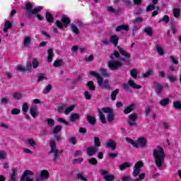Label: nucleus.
Wrapping results in <instances>:
<instances>
[{"label": "nucleus", "instance_id": "4d7b16f0", "mask_svg": "<svg viewBox=\"0 0 181 181\" xmlns=\"http://www.w3.org/2000/svg\"><path fill=\"white\" fill-rule=\"evenodd\" d=\"M62 127L61 125L55 126V127L54 128V129L52 131L53 134H57V133L60 132V131H62Z\"/></svg>", "mask_w": 181, "mask_h": 181}, {"label": "nucleus", "instance_id": "58836bf2", "mask_svg": "<svg viewBox=\"0 0 181 181\" xmlns=\"http://www.w3.org/2000/svg\"><path fill=\"white\" fill-rule=\"evenodd\" d=\"M173 12L174 18H177L180 17V8H174L173 9Z\"/></svg>", "mask_w": 181, "mask_h": 181}, {"label": "nucleus", "instance_id": "6e6d98bb", "mask_svg": "<svg viewBox=\"0 0 181 181\" xmlns=\"http://www.w3.org/2000/svg\"><path fill=\"white\" fill-rule=\"evenodd\" d=\"M17 71H20V73H25V71H28V69L22 65H18L17 66Z\"/></svg>", "mask_w": 181, "mask_h": 181}, {"label": "nucleus", "instance_id": "de8ad7c7", "mask_svg": "<svg viewBox=\"0 0 181 181\" xmlns=\"http://www.w3.org/2000/svg\"><path fill=\"white\" fill-rule=\"evenodd\" d=\"M63 65V60L59 59L54 62V67H60Z\"/></svg>", "mask_w": 181, "mask_h": 181}, {"label": "nucleus", "instance_id": "79ce46f5", "mask_svg": "<svg viewBox=\"0 0 181 181\" xmlns=\"http://www.w3.org/2000/svg\"><path fill=\"white\" fill-rule=\"evenodd\" d=\"M45 122H47V125H49V127H50L51 128H53V127H54V119L52 118L47 119L45 120Z\"/></svg>", "mask_w": 181, "mask_h": 181}, {"label": "nucleus", "instance_id": "052dcab7", "mask_svg": "<svg viewBox=\"0 0 181 181\" xmlns=\"http://www.w3.org/2000/svg\"><path fill=\"white\" fill-rule=\"evenodd\" d=\"M76 178L78 179L79 180H83V181H88L87 177L83 176L82 173H78L76 175Z\"/></svg>", "mask_w": 181, "mask_h": 181}, {"label": "nucleus", "instance_id": "72a5a7b5", "mask_svg": "<svg viewBox=\"0 0 181 181\" xmlns=\"http://www.w3.org/2000/svg\"><path fill=\"white\" fill-rule=\"evenodd\" d=\"M86 86L90 91H95V86H94V82L93 81H88Z\"/></svg>", "mask_w": 181, "mask_h": 181}, {"label": "nucleus", "instance_id": "a19ab883", "mask_svg": "<svg viewBox=\"0 0 181 181\" xmlns=\"http://www.w3.org/2000/svg\"><path fill=\"white\" fill-rule=\"evenodd\" d=\"M30 40H32V37L30 36L25 37L23 41V45L26 47L30 45Z\"/></svg>", "mask_w": 181, "mask_h": 181}, {"label": "nucleus", "instance_id": "f3484780", "mask_svg": "<svg viewBox=\"0 0 181 181\" xmlns=\"http://www.w3.org/2000/svg\"><path fill=\"white\" fill-rule=\"evenodd\" d=\"M106 146L107 148H110V149H112V151H115V149H117V143H115V141L110 139L107 142Z\"/></svg>", "mask_w": 181, "mask_h": 181}, {"label": "nucleus", "instance_id": "a211bd4d", "mask_svg": "<svg viewBox=\"0 0 181 181\" xmlns=\"http://www.w3.org/2000/svg\"><path fill=\"white\" fill-rule=\"evenodd\" d=\"M122 30H125V32H128L129 30V25H120L116 28V32H122Z\"/></svg>", "mask_w": 181, "mask_h": 181}, {"label": "nucleus", "instance_id": "bf43d9fd", "mask_svg": "<svg viewBox=\"0 0 181 181\" xmlns=\"http://www.w3.org/2000/svg\"><path fill=\"white\" fill-rule=\"evenodd\" d=\"M33 69H37L39 67V61L36 58L33 59Z\"/></svg>", "mask_w": 181, "mask_h": 181}, {"label": "nucleus", "instance_id": "e2e57ef3", "mask_svg": "<svg viewBox=\"0 0 181 181\" xmlns=\"http://www.w3.org/2000/svg\"><path fill=\"white\" fill-rule=\"evenodd\" d=\"M18 114H21V110H19L18 108H13L11 110L12 115H18Z\"/></svg>", "mask_w": 181, "mask_h": 181}, {"label": "nucleus", "instance_id": "a878e982", "mask_svg": "<svg viewBox=\"0 0 181 181\" xmlns=\"http://www.w3.org/2000/svg\"><path fill=\"white\" fill-rule=\"evenodd\" d=\"M80 119V115L78 113L72 114L70 117V121L71 122H76V121H78Z\"/></svg>", "mask_w": 181, "mask_h": 181}, {"label": "nucleus", "instance_id": "864d4df0", "mask_svg": "<svg viewBox=\"0 0 181 181\" xmlns=\"http://www.w3.org/2000/svg\"><path fill=\"white\" fill-rule=\"evenodd\" d=\"M108 12H111V13H119V10H117L114 8L112 6H107Z\"/></svg>", "mask_w": 181, "mask_h": 181}, {"label": "nucleus", "instance_id": "37998d69", "mask_svg": "<svg viewBox=\"0 0 181 181\" xmlns=\"http://www.w3.org/2000/svg\"><path fill=\"white\" fill-rule=\"evenodd\" d=\"M27 142L30 146H32L33 148H36V141L33 140V139H28Z\"/></svg>", "mask_w": 181, "mask_h": 181}, {"label": "nucleus", "instance_id": "a18cd8bd", "mask_svg": "<svg viewBox=\"0 0 181 181\" xmlns=\"http://www.w3.org/2000/svg\"><path fill=\"white\" fill-rule=\"evenodd\" d=\"M173 107L175 108V110H181V102L180 101L173 102Z\"/></svg>", "mask_w": 181, "mask_h": 181}, {"label": "nucleus", "instance_id": "9d476101", "mask_svg": "<svg viewBox=\"0 0 181 181\" xmlns=\"http://www.w3.org/2000/svg\"><path fill=\"white\" fill-rule=\"evenodd\" d=\"M107 66L112 71L118 70L122 67V62L115 60H110L107 64Z\"/></svg>", "mask_w": 181, "mask_h": 181}, {"label": "nucleus", "instance_id": "412c9836", "mask_svg": "<svg viewBox=\"0 0 181 181\" xmlns=\"http://www.w3.org/2000/svg\"><path fill=\"white\" fill-rule=\"evenodd\" d=\"M135 108V105L134 103H132L130 105L127 106L124 110V114H131L134 109Z\"/></svg>", "mask_w": 181, "mask_h": 181}, {"label": "nucleus", "instance_id": "c9c22d12", "mask_svg": "<svg viewBox=\"0 0 181 181\" xmlns=\"http://www.w3.org/2000/svg\"><path fill=\"white\" fill-rule=\"evenodd\" d=\"M99 116H100V119L102 124H107V119L105 118V115L103 114V112L99 110Z\"/></svg>", "mask_w": 181, "mask_h": 181}, {"label": "nucleus", "instance_id": "f03ea898", "mask_svg": "<svg viewBox=\"0 0 181 181\" xmlns=\"http://www.w3.org/2000/svg\"><path fill=\"white\" fill-rule=\"evenodd\" d=\"M153 156L155 159V163L158 168H162V163L165 162V150L160 146H157V149L153 151Z\"/></svg>", "mask_w": 181, "mask_h": 181}, {"label": "nucleus", "instance_id": "f257e3e1", "mask_svg": "<svg viewBox=\"0 0 181 181\" xmlns=\"http://www.w3.org/2000/svg\"><path fill=\"white\" fill-rule=\"evenodd\" d=\"M43 9V7L42 6H37L35 8H33V5L30 2H28L25 4V10L26 11V18L28 19H32L33 15H36L38 21H43V16L42 15L39 14V12H40Z\"/></svg>", "mask_w": 181, "mask_h": 181}, {"label": "nucleus", "instance_id": "f8f14e48", "mask_svg": "<svg viewBox=\"0 0 181 181\" xmlns=\"http://www.w3.org/2000/svg\"><path fill=\"white\" fill-rule=\"evenodd\" d=\"M110 173L106 170H100V175L103 176L105 181H114L115 176L114 175H108Z\"/></svg>", "mask_w": 181, "mask_h": 181}, {"label": "nucleus", "instance_id": "3c124183", "mask_svg": "<svg viewBox=\"0 0 181 181\" xmlns=\"http://www.w3.org/2000/svg\"><path fill=\"white\" fill-rule=\"evenodd\" d=\"M156 49L158 54H160V56H163L165 54V50H163V47L157 45L156 46Z\"/></svg>", "mask_w": 181, "mask_h": 181}, {"label": "nucleus", "instance_id": "0e129e2a", "mask_svg": "<svg viewBox=\"0 0 181 181\" xmlns=\"http://www.w3.org/2000/svg\"><path fill=\"white\" fill-rule=\"evenodd\" d=\"M167 78H168L169 81H170V83H176V76H173V75H169Z\"/></svg>", "mask_w": 181, "mask_h": 181}, {"label": "nucleus", "instance_id": "dca6fc26", "mask_svg": "<svg viewBox=\"0 0 181 181\" xmlns=\"http://www.w3.org/2000/svg\"><path fill=\"white\" fill-rule=\"evenodd\" d=\"M33 175H35V173L30 170H25L23 173V174L21 175V181H25V179L26 177H29L28 176H33Z\"/></svg>", "mask_w": 181, "mask_h": 181}, {"label": "nucleus", "instance_id": "bb28decb", "mask_svg": "<svg viewBox=\"0 0 181 181\" xmlns=\"http://www.w3.org/2000/svg\"><path fill=\"white\" fill-rule=\"evenodd\" d=\"M47 62L48 63H52V62H53V49H49L47 50Z\"/></svg>", "mask_w": 181, "mask_h": 181}, {"label": "nucleus", "instance_id": "ea45409f", "mask_svg": "<svg viewBox=\"0 0 181 181\" xmlns=\"http://www.w3.org/2000/svg\"><path fill=\"white\" fill-rule=\"evenodd\" d=\"M100 73L103 77H110V76H111L110 72L104 68L100 69Z\"/></svg>", "mask_w": 181, "mask_h": 181}, {"label": "nucleus", "instance_id": "cd10ccee", "mask_svg": "<svg viewBox=\"0 0 181 181\" xmlns=\"http://www.w3.org/2000/svg\"><path fill=\"white\" fill-rule=\"evenodd\" d=\"M87 162L89 165H92V166H97L98 165V160L95 158H88Z\"/></svg>", "mask_w": 181, "mask_h": 181}, {"label": "nucleus", "instance_id": "1a4fd4ad", "mask_svg": "<svg viewBox=\"0 0 181 181\" xmlns=\"http://www.w3.org/2000/svg\"><path fill=\"white\" fill-rule=\"evenodd\" d=\"M136 121H138V114L134 112L128 116L127 122L129 127H138V122Z\"/></svg>", "mask_w": 181, "mask_h": 181}, {"label": "nucleus", "instance_id": "e433bc0d", "mask_svg": "<svg viewBox=\"0 0 181 181\" xmlns=\"http://www.w3.org/2000/svg\"><path fill=\"white\" fill-rule=\"evenodd\" d=\"M128 168H131V163L126 162L119 165V170L122 171L125 170Z\"/></svg>", "mask_w": 181, "mask_h": 181}, {"label": "nucleus", "instance_id": "5701e85b", "mask_svg": "<svg viewBox=\"0 0 181 181\" xmlns=\"http://www.w3.org/2000/svg\"><path fill=\"white\" fill-rule=\"evenodd\" d=\"M170 29L172 30L173 35H175L177 33V28H176V22L172 21L170 22Z\"/></svg>", "mask_w": 181, "mask_h": 181}, {"label": "nucleus", "instance_id": "6e6552de", "mask_svg": "<svg viewBox=\"0 0 181 181\" xmlns=\"http://www.w3.org/2000/svg\"><path fill=\"white\" fill-rule=\"evenodd\" d=\"M129 86L132 88H134L135 90H139V88H142V86L136 85V83H135L133 80H129L128 83H123L122 85V88H123V90L125 91H129Z\"/></svg>", "mask_w": 181, "mask_h": 181}, {"label": "nucleus", "instance_id": "2eb2a0df", "mask_svg": "<svg viewBox=\"0 0 181 181\" xmlns=\"http://www.w3.org/2000/svg\"><path fill=\"white\" fill-rule=\"evenodd\" d=\"M154 85L156 86L155 90L156 94H158V95H160V93L163 91V85L158 81H155Z\"/></svg>", "mask_w": 181, "mask_h": 181}, {"label": "nucleus", "instance_id": "b1692460", "mask_svg": "<svg viewBox=\"0 0 181 181\" xmlns=\"http://www.w3.org/2000/svg\"><path fill=\"white\" fill-rule=\"evenodd\" d=\"M87 121L90 124V125H94L95 124H97V119L94 116L88 115L87 116Z\"/></svg>", "mask_w": 181, "mask_h": 181}, {"label": "nucleus", "instance_id": "393cba45", "mask_svg": "<svg viewBox=\"0 0 181 181\" xmlns=\"http://www.w3.org/2000/svg\"><path fill=\"white\" fill-rule=\"evenodd\" d=\"M119 93V89H115L113 90L110 95V98L112 101H115L117 100V95Z\"/></svg>", "mask_w": 181, "mask_h": 181}, {"label": "nucleus", "instance_id": "49530a36", "mask_svg": "<svg viewBox=\"0 0 181 181\" xmlns=\"http://www.w3.org/2000/svg\"><path fill=\"white\" fill-rule=\"evenodd\" d=\"M130 76H132V77H133V78H134V79L138 78V70L132 69L130 71Z\"/></svg>", "mask_w": 181, "mask_h": 181}, {"label": "nucleus", "instance_id": "4be33fe9", "mask_svg": "<svg viewBox=\"0 0 181 181\" xmlns=\"http://www.w3.org/2000/svg\"><path fill=\"white\" fill-rule=\"evenodd\" d=\"M45 19L48 23H52L53 21H54V18H53V15L49 12L45 13Z\"/></svg>", "mask_w": 181, "mask_h": 181}, {"label": "nucleus", "instance_id": "774afa93", "mask_svg": "<svg viewBox=\"0 0 181 181\" xmlns=\"http://www.w3.org/2000/svg\"><path fill=\"white\" fill-rule=\"evenodd\" d=\"M84 160V158H75L73 160V163H82V162Z\"/></svg>", "mask_w": 181, "mask_h": 181}, {"label": "nucleus", "instance_id": "39448f33", "mask_svg": "<svg viewBox=\"0 0 181 181\" xmlns=\"http://www.w3.org/2000/svg\"><path fill=\"white\" fill-rule=\"evenodd\" d=\"M50 146L51 150L49 153H54V158L51 160V161L54 163L56 160H59V159H60V151L56 149V143L53 140L50 141Z\"/></svg>", "mask_w": 181, "mask_h": 181}, {"label": "nucleus", "instance_id": "c85d7f7f", "mask_svg": "<svg viewBox=\"0 0 181 181\" xmlns=\"http://www.w3.org/2000/svg\"><path fill=\"white\" fill-rule=\"evenodd\" d=\"M17 175L18 173H16V170L15 168H13L12 173L10 176V181H18V180H16Z\"/></svg>", "mask_w": 181, "mask_h": 181}, {"label": "nucleus", "instance_id": "0eeeda50", "mask_svg": "<svg viewBox=\"0 0 181 181\" xmlns=\"http://www.w3.org/2000/svg\"><path fill=\"white\" fill-rule=\"evenodd\" d=\"M102 112H104L105 114H107V119L108 122H112L115 119L114 116V109L111 108L110 107H103L101 109Z\"/></svg>", "mask_w": 181, "mask_h": 181}, {"label": "nucleus", "instance_id": "c03bdc74", "mask_svg": "<svg viewBox=\"0 0 181 181\" xmlns=\"http://www.w3.org/2000/svg\"><path fill=\"white\" fill-rule=\"evenodd\" d=\"M57 121V122H61V124H64V125H67L68 127H70V122H67L63 117L58 118Z\"/></svg>", "mask_w": 181, "mask_h": 181}, {"label": "nucleus", "instance_id": "9b49d317", "mask_svg": "<svg viewBox=\"0 0 181 181\" xmlns=\"http://www.w3.org/2000/svg\"><path fill=\"white\" fill-rule=\"evenodd\" d=\"M141 168H144V162L138 161L134 165V169L132 173V176H134V177H136L137 176H139V173H141Z\"/></svg>", "mask_w": 181, "mask_h": 181}, {"label": "nucleus", "instance_id": "aec40b11", "mask_svg": "<svg viewBox=\"0 0 181 181\" xmlns=\"http://www.w3.org/2000/svg\"><path fill=\"white\" fill-rule=\"evenodd\" d=\"M118 40H119V37L117 35H113L110 37V42L115 47L118 46Z\"/></svg>", "mask_w": 181, "mask_h": 181}, {"label": "nucleus", "instance_id": "603ef678", "mask_svg": "<svg viewBox=\"0 0 181 181\" xmlns=\"http://www.w3.org/2000/svg\"><path fill=\"white\" fill-rule=\"evenodd\" d=\"M169 16H164L158 21V23H160V22H165V23H169Z\"/></svg>", "mask_w": 181, "mask_h": 181}, {"label": "nucleus", "instance_id": "680f3d73", "mask_svg": "<svg viewBox=\"0 0 181 181\" xmlns=\"http://www.w3.org/2000/svg\"><path fill=\"white\" fill-rule=\"evenodd\" d=\"M170 62H171L173 64H179V61H177L173 55L170 56Z\"/></svg>", "mask_w": 181, "mask_h": 181}, {"label": "nucleus", "instance_id": "20e7f679", "mask_svg": "<svg viewBox=\"0 0 181 181\" xmlns=\"http://www.w3.org/2000/svg\"><path fill=\"white\" fill-rule=\"evenodd\" d=\"M125 141L132 145L134 148H136L137 149L139 148H145L146 145H148V140L144 137H139L137 139V143L135 142L132 139L129 137H125Z\"/></svg>", "mask_w": 181, "mask_h": 181}, {"label": "nucleus", "instance_id": "6ab92c4d", "mask_svg": "<svg viewBox=\"0 0 181 181\" xmlns=\"http://www.w3.org/2000/svg\"><path fill=\"white\" fill-rule=\"evenodd\" d=\"M117 49H118L119 52L120 53V54H122V56H124V57H126V59H131V54L127 53L121 47L118 46Z\"/></svg>", "mask_w": 181, "mask_h": 181}, {"label": "nucleus", "instance_id": "7ed1b4c3", "mask_svg": "<svg viewBox=\"0 0 181 181\" xmlns=\"http://www.w3.org/2000/svg\"><path fill=\"white\" fill-rule=\"evenodd\" d=\"M90 76H93V77H95L98 80V84L100 86V87H103V88H105V90H111V86H110V81L108 79H105L101 77V75L100 74L92 71L90 72Z\"/></svg>", "mask_w": 181, "mask_h": 181}, {"label": "nucleus", "instance_id": "473e14b6", "mask_svg": "<svg viewBox=\"0 0 181 181\" xmlns=\"http://www.w3.org/2000/svg\"><path fill=\"white\" fill-rule=\"evenodd\" d=\"M30 114L33 118H36V117L39 115V113H37V111L36 110V107H30Z\"/></svg>", "mask_w": 181, "mask_h": 181}, {"label": "nucleus", "instance_id": "4c0bfd02", "mask_svg": "<svg viewBox=\"0 0 181 181\" xmlns=\"http://www.w3.org/2000/svg\"><path fill=\"white\" fill-rule=\"evenodd\" d=\"M153 75V69H149L148 71H146L145 74H143V77L144 78H148V77H150V76Z\"/></svg>", "mask_w": 181, "mask_h": 181}, {"label": "nucleus", "instance_id": "f704fd0d", "mask_svg": "<svg viewBox=\"0 0 181 181\" xmlns=\"http://www.w3.org/2000/svg\"><path fill=\"white\" fill-rule=\"evenodd\" d=\"M71 30L73 33H75V35H80V30H78V28H77V26L74 23L71 24Z\"/></svg>", "mask_w": 181, "mask_h": 181}, {"label": "nucleus", "instance_id": "7c9ffc66", "mask_svg": "<svg viewBox=\"0 0 181 181\" xmlns=\"http://www.w3.org/2000/svg\"><path fill=\"white\" fill-rule=\"evenodd\" d=\"M170 101V99H169V98H165L160 101V105H161V107H166V105H169Z\"/></svg>", "mask_w": 181, "mask_h": 181}, {"label": "nucleus", "instance_id": "09e8293b", "mask_svg": "<svg viewBox=\"0 0 181 181\" xmlns=\"http://www.w3.org/2000/svg\"><path fill=\"white\" fill-rule=\"evenodd\" d=\"M23 97V95L21 93H15L13 94V98H14V100H21Z\"/></svg>", "mask_w": 181, "mask_h": 181}, {"label": "nucleus", "instance_id": "423d86ee", "mask_svg": "<svg viewBox=\"0 0 181 181\" xmlns=\"http://www.w3.org/2000/svg\"><path fill=\"white\" fill-rule=\"evenodd\" d=\"M71 22L70 18L67 17V16H64L62 18L61 21H57L55 25L59 29L63 30V26L64 28H69V25H70Z\"/></svg>", "mask_w": 181, "mask_h": 181}, {"label": "nucleus", "instance_id": "13d9d810", "mask_svg": "<svg viewBox=\"0 0 181 181\" xmlns=\"http://www.w3.org/2000/svg\"><path fill=\"white\" fill-rule=\"evenodd\" d=\"M74 105H72L69 107H68L64 113L67 115L68 114H70V112H71V111H73V110H74Z\"/></svg>", "mask_w": 181, "mask_h": 181}, {"label": "nucleus", "instance_id": "2f4dec72", "mask_svg": "<svg viewBox=\"0 0 181 181\" xmlns=\"http://www.w3.org/2000/svg\"><path fill=\"white\" fill-rule=\"evenodd\" d=\"M93 142L95 148H100L101 146V141H100V138L98 136L93 137Z\"/></svg>", "mask_w": 181, "mask_h": 181}, {"label": "nucleus", "instance_id": "ddd939ff", "mask_svg": "<svg viewBox=\"0 0 181 181\" xmlns=\"http://www.w3.org/2000/svg\"><path fill=\"white\" fill-rule=\"evenodd\" d=\"M50 177V174L47 170H41L40 173V176H37L35 181H42L45 179H49Z\"/></svg>", "mask_w": 181, "mask_h": 181}, {"label": "nucleus", "instance_id": "c756f323", "mask_svg": "<svg viewBox=\"0 0 181 181\" xmlns=\"http://www.w3.org/2000/svg\"><path fill=\"white\" fill-rule=\"evenodd\" d=\"M144 32L146 33L147 36H150L152 37L153 36V30H152V28L151 27H146L144 28Z\"/></svg>", "mask_w": 181, "mask_h": 181}, {"label": "nucleus", "instance_id": "338daca9", "mask_svg": "<svg viewBox=\"0 0 181 181\" xmlns=\"http://www.w3.org/2000/svg\"><path fill=\"white\" fill-rule=\"evenodd\" d=\"M155 8V4H150L147 6L146 8V12H151V11H154Z\"/></svg>", "mask_w": 181, "mask_h": 181}, {"label": "nucleus", "instance_id": "69168bd1", "mask_svg": "<svg viewBox=\"0 0 181 181\" xmlns=\"http://www.w3.org/2000/svg\"><path fill=\"white\" fill-rule=\"evenodd\" d=\"M86 100H91L92 96L88 91H85L83 93Z\"/></svg>", "mask_w": 181, "mask_h": 181}, {"label": "nucleus", "instance_id": "8fccbe9b", "mask_svg": "<svg viewBox=\"0 0 181 181\" xmlns=\"http://www.w3.org/2000/svg\"><path fill=\"white\" fill-rule=\"evenodd\" d=\"M53 88V86H52L51 84H48L47 86H46L43 90L44 94H49L50 93V90Z\"/></svg>", "mask_w": 181, "mask_h": 181}, {"label": "nucleus", "instance_id": "5fc2aeb1", "mask_svg": "<svg viewBox=\"0 0 181 181\" xmlns=\"http://www.w3.org/2000/svg\"><path fill=\"white\" fill-rule=\"evenodd\" d=\"M28 110H29V105H28V103H23V107H22L23 112L26 114V112H28Z\"/></svg>", "mask_w": 181, "mask_h": 181}, {"label": "nucleus", "instance_id": "4468645a", "mask_svg": "<svg viewBox=\"0 0 181 181\" xmlns=\"http://www.w3.org/2000/svg\"><path fill=\"white\" fill-rule=\"evenodd\" d=\"M98 148L95 146H90L86 148V153L88 156H94L97 153Z\"/></svg>", "mask_w": 181, "mask_h": 181}]
</instances>
